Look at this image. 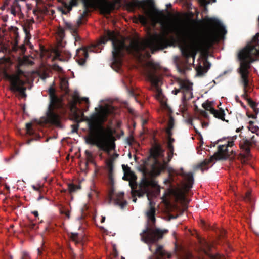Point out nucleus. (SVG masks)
Segmentation results:
<instances>
[{
	"instance_id": "f257e3e1",
	"label": "nucleus",
	"mask_w": 259,
	"mask_h": 259,
	"mask_svg": "<svg viewBox=\"0 0 259 259\" xmlns=\"http://www.w3.org/2000/svg\"><path fill=\"white\" fill-rule=\"evenodd\" d=\"M205 21L207 28L203 36L190 31L183 33V46L181 48V52L185 60L176 63L178 71L182 75H185L187 71L191 69V63L188 65L189 59L192 58V63H194L197 51H208L219 41L221 35H225L227 33L225 26L218 19L206 18Z\"/></svg>"
},
{
	"instance_id": "f03ea898",
	"label": "nucleus",
	"mask_w": 259,
	"mask_h": 259,
	"mask_svg": "<svg viewBox=\"0 0 259 259\" xmlns=\"http://www.w3.org/2000/svg\"><path fill=\"white\" fill-rule=\"evenodd\" d=\"M108 41H112V60L117 65L121 63L123 49H126L128 53L137 59H141L144 57L143 52H145V56L148 58L151 56L150 53L146 50L147 48H149L151 53L153 54L158 50L166 48L169 45L167 35L164 33H155L148 39L143 41L134 39L131 40L128 46H126L124 42L118 39L114 31H105L104 35L101 37L100 43L105 44Z\"/></svg>"
},
{
	"instance_id": "7ed1b4c3",
	"label": "nucleus",
	"mask_w": 259,
	"mask_h": 259,
	"mask_svg": "<svg viewBox=\"0 0 259 259\" xmlns=\"http://www.w3.org/2000/svg\"><path fill=\"white\" fill-rule=\"evenodd\" d=\"M112 112V107H101L100 112L93 114L86 119L89 135L85 138V142L96 145L100 150L108 154L115 149V144L114 142L109 139L108 131L103 124Z\"/></svg>"
},
{
	"instance_id": "20e7f679",
	"label": "nucleus",
	"mask_w": 259,
	"mask_h": 259,
	"mask_svg": "<svg viewBox=\"0 0 259 259\" xmlns=\"http://www.w3.org/2000/svg\"><path fill=\"white\" fill-rule=\"evenodd\" d=\"M164 150L160 144L155 143L150 150V154L144 161V170L146 172L148 168L151 172L155 175H159L162 171L167 168L168 162H169L174 155L173 152L167 153L168 160H163L161 163L158 160L159 157H163Z\"/></svg>"
},
{
	"instance_id": "39448f33",
	"label": "nucleus",
	"mask_w": 259,
	"mask_h": 259,
	"mask_svg": "<svg viewBox=\"0 0 259 259\" xmlns=\"http://www.w3.org/2000/svg\"><path fill=\"white\" fill-rule=\"evenodd\" d=\"M168 171L172 182L175 181V176H181L183 178L184 181L181 182L182 188L180 187V184H177V187L169 189V193L175 198L177 201L185 203L186 197L184 191H188L192 187L194 183L193 174L192 172L186 173L184 172L183 168L180 169V172H178L169 167L168 168Z\"/></svg>"
},
{
	"instance_id": "423d86ee",
	"label": "nucleus",
	"mask_w": 259,
	"mask_h": 259,
	"mask_svg": "<svg viewBox=\"0 0 259 259\" xmlns=\"http://www.w3.org/2000/svg\"><path fill=\"white\" fill-rule=\"evenodd\" d=\"M117 1L111 2L109 0H82L84 10L77 21L78 26L83 24V21L90 12V9L99 8L102 12L105 14H110L116 7Z\"/></svg>"
},
{
	"instance_id": "0eeeda50",
	"label": "nucleus",
	"mask_w": 259,
	"mask_h": 259,
	"mask_svg": "<svg viewBox=\"0 0 259 259\" xmlns=\"http://www.w3.org/2000/svg\"><path fill=\"white\" fill-rule=\"evenodd\" d=\"M129 185L131 188V193L133 201L136 203L137 200L136 196L140 198L146 194L149 199L150 188L154 187L156 186V183L154 181L149 180L144 176L138 185L135 181H130Z\"/></svg>"
},
{
	"instance_id": "6e6552de",
	"label": "nucleus",
	"mask_w": 259,
	"mask_h": 259,
	"mask_svg": "<svg viewBox=\"0 0 259 259\" xmlns=\"http://www.w3.org/2000/svg\"><path fill=\"white\" fill-rule=\"evenodd\" d=\"M236 138V136H233L232 138V140L229 141L227 145H219L218 147L217 152L215 153L214 155L209 159H206L203 161L198 164L196 168L200 169L202 172H203L204 170L208 169V164L213 162L214 160L226 159L228 158L230 156L228 147L233 146L234 145V140H235Z\"/></svg>"
},
{
	"instance_id": "1a4fd4ad",
	"label": "nucleus",
	"mask_w": 259,
	"mask_h": 259,
	"mask_svg": "<svg viewBox=\"0 0 259 259\" xmlns=\"http://www.w3.org/2000/svg\"><path fill=\"white\" fill-rule=\"evenodd\" d=\"M167 230H162L158 228L147 227L140 234L141 240L149 245V249L152 252L151 244L156 243L158 240L162 239Z\"/></svg>"
},
{
	"instance_id": "9d476101",
	"label": "nucleus",
	"mask_w": 259,
	"mask_h": 259,
	"mask_svg": "<svg viewBox=\"0 0 259 259\" xmlns=\"http://www.w3.org/2000/svg\"><path fill=\"white\" fill-rule=\"evenodd\" d=\"M50 104L47 112V121L57 126H60L61 125L60 116L54 111L55 108L58 106L59 98L56 95H54L50 96Z\"/></svg>"
},
{
	"instance_id": "9b49d317",
	"label": "nucleus",
	"mask_w": 259,
	"mask_h": 259,
	"mask_svg": "<svg viewBox=\"0 0 259 259\" xmlns=\"http://www.w3.org/2000/svg\"><path fill=\"white\" fill-rule=\"evenodd\" d=\"M178 88H175L172 91V94L177 95L181 93L182 94V99L183 101L188 100L193 97L192 83L189 81L181 78L177 79Z\"/></svg>"
},
{
	"instance_id": "f8f14e48",
	"label": "nucleus",
	"mask_w": 259,
	"mask_h": 259,
	"mask_svg": "<svg viewBox=\"0 0 259 259\" xmlns=\"http://www.w3.org/2000/svg\"><path fill=\"white\" fill-rule=\"evenodd\" d=\"M250 68L251 65H249V63L240 62L239 67L237 70L238 73L240 76L241 82L243 85L244 93L242 94V97L247 100L248 99L247 98V88L249 86V70Z\"/></svg>"
},
{
	"instance_id": "ddd939ff",
	"label": "nucleus",
	"mask_w": 259,
	"mask_h": 259,
	"mask_svg": "<svg viewBox=\"0 0 259 259\" xmlns=\"http://www.w3.org/2000/svg\"><path fill=\"white\" fill-rule=\"evenodd\" d=\"M5 77L10 81L12 91L19 92L22 96H26V88L24 87L25 82L18 75L6 73Z\"/></svg>"
},
{
	"instance_id": "4468645a",
	"label": "nucleus",
	"mask_w": 259,
	"mask_h": 259,
	"mask_svg": "<svg viewBox=\"0 0 259 259\" xmlns=\"http://www.w3.org/2000/svg\"><path fill=\"white\" fill-rule=\"evenodd\" d=\"M133 5L135 7L142 8L146 14H150L149 11L148 10L147 7L153 11L156 15L158 16H163V13L161 11L157 10L155 7V3L153 0H136L133 3Z\"/></svg>"
},
{
	"instance_id": "2eb2a0df",
	"label": "nucleus",
	"mask_w": 259,
	"mask_h": 259,
	"mask_svg": "<svg viewBox=\"0 0 259 259\" xmlns=\"http://www.w3.org/2000/svg\"><path fill=\"white\" fill-rule=\"evenodd\" d=\"M148 66L149 68L146 71V76L153 85H157L161 80L160 77L157 72L159 69V65L150 62L148 63Z\"/></svg>"
},
{
	"instance_id": "dca6fc26",
	"label": "nucleus",
	"mask_w": 259,
	"mask_h": 259,
	"mask_svg": "<svg viewBox=\"0 0 259 259\" xmlns=\"http://www.w3.org/2000/svg\"><path fill=\"white\" fill-rule=\"evenodd\" d=\"M254 136H253L250 140L246 138H243L239 142V147L241 150L243 154H241L242 157L244 158H248L251 156L250 147L253 145L256 144V141L254 139Z\"/></svg>"
},
{
	"instance_id": "f3484780",
	"label": "nucleus",
	"mask_w": 259,
	"mask_h": 259,
	"mask_svg": "<svg viewBox=\"0 0 259 259\" xmlns=\"http://www.w3.org/2000/svg\"><path fill=\"white\" fill-rule=\"evenodd\" d=\"M114 190L112 188H111L108 194V198L109 200H114L116 205H119L121 208H124L127 204V202L125 200H123L124 193L119 192L115 195V198H114Z\"/></svg>"
},
{
	"instance_id": "a211bd4d",
	"label": "nucleus",
	"mask_w": 259,
	"mask_h": 259,
	"mask_svg": "<svg viewBox=\"0 0 259 259\" xmlns=\"http://www.w3.org/2000/svg\"><path fill=\"white\" fill-rule=\"evenodd\" d=\"M81 101H85L89 103V101L88 98H80L78 94H75L72 97V100L70 102V109L71 112L77 114L80 112V109L77 107L78 103L80 104Z\"/></svg>"
},
{
	"instance_id": "6ab92c4d",
	"label": "nucleus",
	"mask_w": 259,
	"mask_h": 259,
	"mask_svg": "<svg viewBox=\"0 0 259 259\" xmlns=\"http://www.w3.org/2000/svg\"><path fill=\"white\" fill-rule=\"evenodd\" d=\"M88 51H94L93 48H90L88 50L80 48L76 50V61L80 65H84L86 62V59L89 57Z\"/></svg>"
},
{
	"instance_id": "aec40b11",
	"label": "nucleus",
	"mask_w": 259,
	"mask_h": 259,
	"mask_svg": "<svg viewBox=\"0 0 259 259\" xmlns=\"http://www.w3.org/2000/svg\"><path fill=\"white\" fill-rule=\"evenodd\" d=\"M156 246L157 248L155 251L153 252L152 255L149 259H164L163 257L165 256L168 259L171 257V254L164 250L163 246L157 244Z\"/></svg>"
},
{
	"instance_id": "412c9836",
	"label": "nucleus",
	"mask_w": 259,
	"mask_h": 259,
	"mask_svg": "<svg viewBox=\"0 0 259 259\" xmlns=\"http://www.w3.org/2000/svg\"><path fill=\"white\" fill-rule=\"evenodd\" d=\"M13 33V37L15 38V44L13 47V50L14 51H16L18 48L20 49L21 51V53L23 54L26 51V47L24 45H22L20 46L18 45V38L19 37V34L18 32V28L15 27H11Z\"/></svg>"
},
{
	"instance_id": "4be33fe9",
	"label": "nucleus",
	"mask_w": 259,
	"mask_h": 259,
	"mask_svg": "<svg viewBox=\"0 0 259 259\" xmlns=\"http://www.w3.org/2000/svg\"><path fill=\"white\" fill-rule=\"evenodd\" d=\"M79 27L77 23L76 25H73L71 23L69 22H66L65 23V29L70 31V33H71L72 35L74 37L76 41L79 40L80 39L79 36L77 35V30Z\"/></svg>"
},
{
	"instance_id": "5701e85b",
	"label": "nucleus",
	"mask_w": 259,
	"mask_h": 259,
	"mask_svg": "<svg viewBox=\"0 0 259 259\" xmlns=\"http://www.w3.org/2000/svg\"><path fill=\"white\" fill-rule=\"evenodd\" d=\"M79 27L77 23L76 25H73L71 23L69 22H66L65 23V29L70 31V33H71L72 35L74 37L76 41L79 40L80 39L79 36L77 35V30Z\"/></svg>"
},
{
	"instance_id": "b1692460",
	"label": "nucleus",
	"mask_w": 259,
	"mask_h": 259,
	"mask_svg": "<svg viewBox=\"0 0 259 259\" xmlns=\"http://www.w3.org/2000/svg\"><path fill=\"white\" fill-rule=\"evenodd\" d=\"M155 212L156 210L154 206L152 205L151 201L149 202V208L148 210L146 212V214L148 219L151 221L152 223L154 225L156 219H155Z\"/></svg>"
},
{
	"instance_id": "393cba45",
	"label": "nucleus",
	"mask_w": 259,
	"mask_h": 259,
	"mask_svg": "<svg viewBox=\"0 0 259 259\" xmlns=\"http://www.w3.org/2000/svg\"><path fill=\"white\" fill-rule=\"evenodd\" d=\"M210 112L213 114L215 118L220 119L222 121H226L225 119V114L223 109H220L218 110L215 109L214 108H210ZM226 121L228 122V120H226Z\"/></svg>"
},
{
	"instance_id": "a878e982",
	"label": "nucleus",
	"mask_w": 259,
	"mask_h": 259,
	"mask_svg": "<svg viewBox=\"0 0 259 259\" xmlns=\"http://www.w3.org/2000/svg\"><path fill=\"white\" fill-rule=\"evenodd\" d=\"M34 20L29 19L27 20L25 26L23 27L24 31L26 34V38H30L31 35L30 34V29L32 26V24L34 23Z\"/></svg>"
},
{
	"instance_id": "bb28decb",
	"label": "nucleus",
	"mask_w": 259,
	"mask_h": 259,
	"mask_svg": "<svg viewBox=\"0 0 259 259\" xmlns=\"http://www.w3.org/2000/svg\"><path fill=\"white\" fill-rule=\"evenodd\" d=\"M20 65H32L34 64V62L30 60L28 56H25L22 59L19 60V61Z\"/></svg>"
},
{
	"instance_id": "cd10ccee",
	"label": "nucleus",
	"mask_w": 259,
	"mask_h": 259,
	"mask_svg": "<svg viewBox=\"0 0 259 259\" xmlns=\"http://www.w3.org/2000/svg\"><path fill=\"white\" fill-rule=\"evenodd\" d=\"M175 251L179 259H192V255L189 252L184 251L182 254H180L176 250Z\"/></svg>"
},
{
	"instance_id": "c85d7f7f",
	"label": "nucleus",
	"mask_w": 259,
	"mask_h": 259,
	"mask_svg": "<svg viewBox=\"0 0 259 259\" xmlns=\"http://www.w3.org/2000/svg\"><path fill=\"white\" fill-rule=\"evenodd\" d=\"M61 89L64 92L65 94H68L69 92L68 82L67 80L63 79L61 81L60 84Z\"/></svg>"
},
{
	"instance_id": "c756f323",
	"label": "nucleus",
	"mask_w": 259,
	"mask_h": 259,
	"mask_svg": "<svg viewBox=\"0 0 259 259\" xmlns=\"http://www.w3.org/2000/svg\"><path fill=\"white\" fill-rule=\"evenodd\" d=\"M68 189L69 193L71 194L76 192L77 190L80 189L79 185H74V184L70 183L68 185Z\"/></svg>"
},
{
	"instance_id": "7c9ffc66",
	"label": "nucleus",
	"mask_w": 259,
	"mask_h": 259,
	"mask_svg": "<svg viewBox=\"0 0 259 259\" xmlns=\"http://www.w3.org/2000/svg\"><path fill=\"white\" fill-rule=\"evenodd\" d=\"M137 19L144 26H146L148 24V18L144 15H139Z\"/></svg>"
},
{
	"instance_id": "2f4dec72",
	"label": "nucleus",
	"mask_w": 259,
	"mask_h": 259,
	"mask_svg": "<svg viewBox=\"0 0 259 259\" xmlns=\"http://www.w3.org/2000/svg\"><path fill=\"white\" fill-rule=\"evenodd\" d=\"M54 53L55 55L54 59L59 60L61 61H64L65 60V59H64L61 56V53L60 51L58 49H55L54 51Z\"/></svg>"
},
{
	"instance_id": "473e14b6",
	"label": "nucleus",
	"mask_w": 259,
	"mask_h": 259,
	"mask_svg": "<svg viewBox=\"0 0 259 259\" xmlns=\"http://www.w3.org/2000/svg\"><path fill=\"white\" fill-rule=\"evenodd\" d=\"M26 130L27 134L29 135H32L33 134L32 124L31 123H27L26 124Z\"/></svg>"
},
{
	"instance_id": "72a5a7b5",
	"label": "nucleus",
	"mask_w": 259,
	"mask_h": 259,
	"mask_svg": "<svg viewBox=\"0 0 259 259\" xmlns=\"http://www.w3.org/2000/svg\"><path fill=\"white\" fill-rule=\"evenodd\" d=\"M201 6L204 7L205 9L207 8V5L210 3V1L212 3L216 2V0H198Z\"/></svg>"
},
{
	"instance_id": "f704fd0d",
	"label": "nucleus",
	"mask_w": 259,
	"mask_h": 259,
	"mask_svg": "<svg viewBox=\"0 0 259 259\" xmlns=\"http://www.w3.org/2000/svg\"><path fill=\"white\" fill-rule=\"evenodd\" d=\"M113 169L112 165L110 166L109 170H108V179L110 181V183L111 185L113 184Z\"/></svg>"
},
{
	"instance_id": "c9c22d12",
	"label": "nucleus",
	"mask_w": 259,
	"mask_h": 259,
	"mask_svg": "<svg viewBox=\"0 0 259 259\" xmlns=\"http://www.w3.org/2000/svg\"><path fill=\"white\" fill-rule=\"evenodd\" d=\"M207 72V70L201 66H199L197 69V73L199 76H202Z\"/></svg>"
},
{
	"instance_id": "e433bc0d",
	"label": "nucleus",
	"mask_w": 259,
	"mask_h": 259,
	"mask_svg": "<svg viewBox=\"0 0 259 259\" xmlns=\"http://www.w3.org/2000/svg\"><path fill=\"white\" fill-rule=\"evenodd\" d=\"M71 238L73 241L77 243H79L81 239V238L79 237L77 233H72Z\"/></svg>"
},
{
	"instance_id": "4c0bfd02",
	"label": "nucleus",
	"mask_w": 259,
	"mask_h": 259,
	"mask_svg": "<svg viewBox=\"0 0 259 259\" xmlns=\"http://www.w3.org/2000/svg\"><path fill=\"white\" fill-rule=\"evenodd\" d=\"M60 211L62 214H64L68 218H70V211L68 209L62 207L60 209Z\"/></svg>"
},
{
	"instance_id": "58836bf2",
	"label": "nucleus",
	"mask_w": 259,
	"mask_h": 259,
	"mask_svg": "<svg viewBox=\"0 0 259 259\" xmlns=\"http://www.w3.org/2000/svg\"><path fill=\"white\" fill-rule=\"evenodd\" d=\"M27 228L30 230H36V228H37V226L36 225V224L30 222L28 224Z\"/></svg>"
},
{
	"instance_id": "ea45409f",
	"label": "nucleus",
	"mask_w": 259,
	"mask_h": 259,
	"mask_svg": "<svg viewBox=\"0 0 259 259\" xmlns=\"http://www.w3.org/2000/svg\"><path fill=\"white\" fill-rule=\"evenodd\" d=\"M244 200L247 202H251V193L249 191H247L245 193V196L244 197Z\"/></svg>"
},
{
	"instance_id": "a19ab883",
	"label": "nucleus",
	"mask_w": 259,
	"mask_h": 259,
	"mask_svg": "<svg viewBox=\"0 0 259 259\" xmlns=\"http://www.w3.org/2000/svg\"><path fill=\"white\" fill-rule=\"evenodd\" d=\"M64 7L65 8V9H67V11L66 12L63 11V13L64 14H67V13H69L70 11H71V10L72 9V7H73V6H72V5L70 4H65L64 5Z\"/></svg>"
},
{
	"instance_id": "79ce46f5",
	"label": "nucleus",
	"mask_w": 259,
	"mask_h": 259,
	"mask_svg": "<svg viewBox=\"0 0 259 259\" xmlns=\"http://www.w3.org/2000/svg\"><path fill=\"white\" fill-rule=\"evenodd\" d=\"M18 5V2L16 3L15 2L13 3V5L11 6V13L13 14L14 16H15L16 15V10L15 5Z\"/></svg>"
},
{
	"instance_id": "37998d69",
	"label": "nucleus",
	"mask_w": 259,
	"mask_h": 259,
	"mask_svg": "<svg viewBox=\"0 0 259 259\" xmlns=\"http://www.w3.org/2000/svg\"><path fill=\"white\" fill-rule=\"evenodd\" d=\"M52 68L53 70L58 72H62L63 71V69L57 64H54Z\"/></svg>"
},
{
	"instance_id": "c03bdc74",
	"label": "nucleus",
	"mask_w": 259,
	"mask_h": 259,
	"mask_svg": "<svg viewBox=\"0 0 259 259\" xmlns=\"http://www.w3.org/2000/svg\"><path fill=\"white\" fill-rule=\"evenodd\" d=\"M202 107L205 109V110L209 111L211 107V105L209 103H204L202 104Z\"/></svg>"
},
{
	"instance_id": "a18cd8bd",
	"label": "nucleus",
	"mask_w": 259,
	"mask_h": 259,
	"mask_svg": "<svg viewBox=\"0 0 259 259\" xmlns=\"http://www.w3.org/2000/svg\"><path fill=\"white\" fill-rule=\"evenodd\" d=\"M85 154L86 155L87 159H88V160H89V161L91 160V159L92 158V153L90 151H89V150H85Z\"/></svg>"
},
{
	"instance_id": "49530a36",
	"label": "nucleus",
	"mask_w": 259,
	"mask_h": 259,
	"mask_svg": "<svg viewBox=\"0 0 259 259\" xmlns=\"http://www.w3.org/2000/svg\"><path fill=\"white\" fill-rule=\"evenodd\" d=\"M48 94L49 97L56 95L55 89L53 87H50L48 90Z\"/></svg>"
},
{
	"instance_id": "de8ad7c7",
	"label": "nucleus",
	"mask_w": 259,
	"mask_h": 259,
	"mask_svg": "<svg viewBox=\"0 0 259 259\" xmlns=\"http://www.w3.org/2000/svg\"><path fill=\"white\" fill-rule=\"evenodd\" d=\"M248 103L251 107L253 109L256 107V104L251 99H247Z\"/></svg>"
},
{
	"instance_id": "09e8293b",
	"label": "nucleus",
	"mask_w": 259,
	"mask_h": 259,
	"mask_svg": "<svg viewBox=\"0 0 259 259\" xmlns=\"http://www.w3.org/2000/svg\"><path fill=\"white\" fill-rule=\"evenodd\" d=\"M199 113L201 116L205 118H207L208 117V113L205 110H200Z\"/></svg>"
},
{
	"instance_id": "8fccbe9b",
	"label": "nucleus",
	"mask_w": 259,
	"mask_h": 259,
	"mask_svg": "<svg viewBox=\"0 0 259 259\" xmlns=\"http://www.w3.org/2000/svg\"><path fill=\"white\" fill-rule=\"evenodd\" d=\"M21 259H30L28 253L25 251L22 252Z\"/></svg>"
},
{
	"instance_id": "3c124183",
	"label": "nucleus",
	"mask_w": 259,
	"mask_h": 259,
	"mask_svg": "<svg viewBox=\"0 0 259 259\" xmlns=\"http://www.w3.org/2000/svg\"><path fill=\"white\" fill-rule=\"evenodd\" d=\"M167 149L168 150V152H173L174 151V146L172 144L170 143H167Z\"/></svg>"
},
{
	"instance_id": "603ef678",
	"label": "nucleus",
	"mask_w": 259,
	"mask_h": 259,
	"mask_svg": "<svg viewBox=\"0 0 259 259\" xmlns=\"http://www.w3.org/2000/svg\"><path fill=\"white\" fill-rule=\"evenodd\" d=\"M204 68L207 70V71H208V70L210 68V63L209 62H208L207 61H206L205 62H204Z\"/></svg>"
},
{
	"instance_id": "864d4df0",
	"label": "nucleus",
	"mask_w": 259,
	"mask_h": 259,
	"mask_svg": "<svg viewBox=\"0 0 259 259\" xmlns=\"http://www.w3.org/2000/svg\"><path fill=\"white\" fill-rule=\"evenodd\" d=\"M79 0H70L69 4H71L72 6H76L78 5Z\"/></svg>"
},
{
	"instance_id": "5fc2aeb1",
	"label": "nucleus",
	"mask_w": 259,
	"mask_h": 259,
	"mask_svg": "<svg viewBox=\"0 0 259 259\" xmlns=\"http://www.w3.org/2000/svg\"><path fill=\"white\" fill-rule=\"evenodd\" d=\"M78 128V125H72V132H76Z\"/></svg>"
},
{
	"instance_id": "6e6d98bb",
	"label": "nucleus",
	"mask_w": 259,
	"mask_h": 259,
	"mask_svg": "<svg viewBox=\"0 0 259 259\" xmlns=\"http://www.w3.org/2000/svg\"><path fill=\"white\" fill-rule=\"evenodd\" d=\"M249 130H251L252 133H255L257 130H259V128L258 127H252V130H251V128L250 127H248Z\"/></svg>"
},
{
	"instance_id": "4d7b16f0",
	"label": "nucleus",
	"mask_w": 259,
	"mask_h": 259,
	"mask_svg": "<svg viewBox=\"0 0 259 259\" xmlns=\"http://www.w3.org/2000/svg\"><path fill=\"white\" fill-rule=\"evenodd\" d=\"M24 73L22 70H21L20 68H18L17 69V74H15V75H18L20 77V75L23 74Z\"/></svg>"
},
{
	"instance_id": "13d9d810",
	"label": "nucleus",
	"mask_w": 259,
	"mask_h": 259,
	"mask_svg": "<svg viewBox=\"0 0 259 259\" xmlns=\"http://www.w3.org/2000/svg\"><path fill=\"white\" fill-rule=\"evenodd\" d=\"M171 129L170 128H167L166 130V133L167 134V135H168L169 137H170L172 135V132L171 131Z\"/></svg>"
},
{
	"instance_id": "bf43d9fd",
	"label": "nucleus",
	"mask_w": 259,
	"mask_h": 259,
	"mask_svg": "<svg viewBox=\"0 0 259 259\" xmlns=\"http://www.w3.org/2000/svg\"><path fill=\"white\" fill-rule=\"evenodd\" d=\"M37 254L38 256H40L42 254V249L38 248L37 249Z\"/></svg>"
},
{
	"instance_id": "052dcab7",
	"label": "nucleus",
	"mask_w": 259,
	"mask_h": 259,
	"mask_svg": "<svg viewBox=\"0 0 259 259\" xmlns=\"http://www.w3.org/2000/svg\"><path fill=\"white\" fill-rule=\"evenodd\" d=\"M253 112H254V114L255 115H257L258 113H259V109L257 108L256 107H255L254 108H253Z\"/></svg>"
},
{
	"instance_id": "680f3d73",
	"label": "nucleus",
	"mask_w": 259,
	"mask_h": 259,
	"mask_svg": "<svg viewBox=\"0 0 259 259\" xmlns=\"http://www.w3.org/2000/svg\"><path fill=\"white\" fill-rule=\"evenodd\" d=\"M174 141H175V139L174 138H171V137H169L167 143H170V144H172V143L174 142Z\"/></svg>"
},
{
	"instance_id": "e2e57ef3",
	"label": "nucleus",
	"mask_w": 259,
	"mask_h": 259,
	"mask_svg": "<svg viewBox=\"0 0 259 259\" xmlns=\"http://www.w3.org/2000/svg\"><path fill=\"white\" fill-rule=\"evenodd\" d=\"M32 187L34 190L39 192L40 187H37V186H35L34 185H33Z\"/></svg>"
},
{
	"instance_id": "0e129e2a",
	"label": "nucleus",
	"mask_w": 259,
	"mask_h": 259,
	"mask_svg": "<svg viewBox=\"0 0 259 259\" xmlns=\"http://www.w3.org/2000/svg\"><path fill=\"white\" fill-rule=\"evenodd\" d=\"M32 213L33 214L36 218L38 217V212L37 211H32Z\"/></svg>"
},
{
	"instance_id": "69168bd1",
	"label": "nucleus",
	"mask_w": 259,
	"mask_h": 259,
	"mask_svg": "<svg viewBox=\"0 0 259 259\" xmlns=\"http://www.w3.org/2000/svg\"><path fill=\"white\" fill-rule=\"evenodd\" d=\"M2 19L4 22H6L8 20V16L7 15L4 16Z\"/></svg>"
},
{
	"instance_id": "338daca9",
	"label": "nucleus",
	"mask_w": 259,
	"mask_h": 259,
	"mask_svg": "<svg viewBox=\"0 0 259 259\" xmlns=\"http://www.w3.org/2000/svg\"><path fill=\"white\" fill-rule=\"evenodd\" d=\"M248 117L253 119H255L257 117V115L255 114H251L250 116H248Z\"/></svg>"
},
{
	"instance_id": "774afa93",
	"label": "nucleus",
	"mask_w": 259,
	"mask_h": 259,
	"mask_svg": "<svg viewBox=\"0 0 259 259\" xmlns=\"http://www.w3.org/2000/svg\"><path fill=\"white\" fill-rule=\"evenodd\" d=\"M46 199V198H45V197L43 195H40L37 198V200L39 201V200H40L41 199Z\"/></svg>"
}]
</instances>
